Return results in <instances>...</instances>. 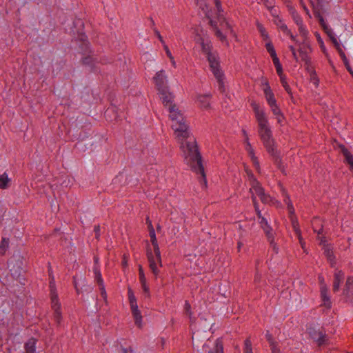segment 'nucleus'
Instances as JSON below:
<instances>
[{
	"label": "nucleus",
	"instance_id": "36",
	"mask_svg": "<svg viewBox=\"0 0 353 353\" xmlns=\"http://www.w3.org/2000/svg\"><path fill=\"white\" fill-rule=\"evenodd\" d=\"M163 48H164V50L165 51V53H166L167 56L170 59L172 66L174 68H176V61H174V57L172 56V54L170 50H169L168 46L166 44H164Z\"/></svg>",
	"mask_w": 353,
	"mask_h": 353
},
{
	"label": "nucleus",
	"instance_id": "11",
	"mask_svg": "<svg viewBox=\"0 0 353 353\" xmlns=\"http://www.w3.org/2000/svg\"><path fill=\"white\" fill-rule=\"evenodd\" d=\"M343 294L348 301L353 303V276H350L347 278Z\"/></svg>",
	"mask_w": 353,
	"mask_h": 353
},
{
	"label": "nucleus",
	"instance_id": "1",
	"mask_svg": "<svg viewBox=\"0 0 353 353\" xmlns=\"http://www.w3.org/2000/svg\"><path fill=\"white\" fill-rule=\"evenodd\" d=\"M252 107L259 125V134L267 152L274 158L275 163L283 172L281 160L276 149L275 141L272 137V132L268 123V120L263 110L256 102L252 103Z\"/></svg>",
	"mask_w": 353,
	"mask_h": 353
},
{
	"label": "nucleus",
	"instance_id": "51",
	"mask_svg": "<svg viewBox=\"0 0 353 353\" xmlns=\"http://www.w3.org/2000/svg\"><path fill=\"white\" fill-rule=\"evenodd\" d=\"M99 289H100L101 296L103 298L105 301H107V294H106V292H105V289L104 285H100L99 286Z\"/></svg>",
	"mask_w": 353,
	"mask_h": 353
},
{
	"label": "nucleus",
	"instance_id": "6",
	"mask_svg": "<svg viewBox=\"0 0 353 353\" xmlns=\"http://www.w3.org/2000/svg\"><path fill=\"white\" fill-rule=\"evenodd\" d=\"M172 128L174 132L175 137L177 139L184 140L189 137V129L184 117L183 121L179 119L172 120Z\"/></svg>",
	"mask_w": 353,
	"mask_h": 353
},
{
	"label": "nucleus",
	"instance_id": "30",
	"mask_svg": "<svg viewBox=\"0 0 353 353\" xmlns=\"http://www.w3.org/2000/svg\"><path fill=\"white\" fill-rule=\"evenodd\" d=\"M9 247V239L3 237L0 242V255H3Z\"/></svg>",
	"mask_w": 353,
	"mask_h": 353
},
{
	"label": "nucleus",
	"instance_id": "29",
	"mask_svg": "<svg viewBox=\"0 0 353 353\" xmlns=\"http://www.w3.org/2000/svg\"><path fill=\"white\" fill-rule=\"evenodd\" d=\"M266 41L267 43L265 44V48L267 51L270 53L272 59V61L274 60V59H278L274 46L272 45L271 41L269 39Z\"/></svg>",
	"mask_w": 353,
	"mask_h": 353
},
{
	"label": "nucleus",
	"instance_id": "52",
	"mask_svg": "<svg viewBox=\"0 0 353 353\" xmlns=\"http://www.w3.org/2000/svg\"><path fill=\"white\" fill-rule=\"evenodd\" d=\"M141 283L143 292L145 293L146 296H150V290H149L148 286L146 284V281H145L144 283Z\"/></svg>",
	"mask_w": 353,
	"mask_h": 353
},
{
	"label": "nucleus",
	"instance_id": "24",
	"mask_svg": "<svg viewBox=\"0 0 353 353\" xmlns=\"http://www.w3.org/2000/svg\"><path fill=\"white\" fill-rule=\"evenodd\" d=\"M313 230L318 234H321L323 232V225L321 221L319 218H314L312 221Z\"/></svg>",
	"mask_w": 353,
	"mask_h": 353
},
{
	"label": "nucleus",
	"instance_id": "12",
	"mask_svg": "<svg viewBox=\"0 0 353 353\" xmlns=\"http://www.w3.org/2000/svg\"><path fill=\"white\" fill-rule=\"evenodd\" d=\"M320 244L323 245V249L324 250V254L327 259L330 261L331 265L333 266L335 264L334 256L332 252V247L330 245L325 244V238L324 236L319 237Z\"/></svg>",
	"mask_w": 353,
	"mask_h": 353
},
{
	"label": "nucleus",
	"instance_id": "64",
	"mask_svg": "<svg viewBox=\"0 0 353 353\" xmlns=\"http://www.w3.org/2000/svg\"><path fill=\"white\" fill-rule=\"evenodd\" d=\"M132 350L131 348H122L121 350V353H132Z\"/></svg>",
	"mask_w": 353,
	"mask_h": 353
},
{
	"label": "nucleus",
	"instance_id": "57",
	"mask_svg": "<svg viewBox=\"0 0 353 353\" xmlns=\"http://www.w3.org/2000/svg\"><path fill=\"white\" fill-rule=\"evenodd\" d=\"M290 50H291V52L292 53L293 57L295 59V61H298V57H297L295 48L292 46H290Z\"/></svg>",
	"mask_w": 353,
	"mask_h": 353
},
{
	"label": "nucleus",
	"instance_id": "40",
	"mask_svg": "<svg viewBox=\"0 0 353 353\" xmlns=\"http://www.w3.org/2000/svg\"><path fill=\"white\" fill-rule=\"evenodd\" d=\"M265 96V99H266L269 105H274V104L276 103V101L274 98V95L273 93H272V94L269 93Z\"/></svg>",
	"mask_w": 353,
	"mask_h": 353
},
{
	"label": "nucleus",
	"instance_id": "46",
	"mask_svg": "<svg viewBox=\"0 0 353 353\" xmlns=\"http://www.w3.org/2000/svg\"><path fill=\"white\" fill-rule=\"evenodd\" d=\"M139 279L141 283H144L146 281V279L143 272V270L141 265L139 266Z\"/></svg>",
	"mask_w": 353,
	"mask_h": 353
},
{
	"label": "nucleus",
	"instance_id": "61",
	"mask_svg": "<svg viewBox=\"0 0 353 353\" xmlns=\"http://www.w3.org/2000/svg\"><path fill=\"white\" fill-rule=\"evenodd\" d=\"M264 93H265V95H266L267 94H272L273 93L270 89V87L269 85H266L265 88H264Z\"/></svg>",
	"mask_w": 353,
	"mask_h": 353
},
{
	"label": "nucleus",
	"instance_id": "22",
	"mask_svg": "<svg viewBox=\"0 0 353 353\" xmlns=\"http://www.w3.org/2000/svg\"><path fill=\"white\" fill-rule=\"evenodd\" d=\"M327 291H328V290H327V288L326 287V285L321 286V295L322 300L323 301V304L327 308H330L332 304H331V302L330 300V297L327 294Z\"/></svg>",
	"mask_w": 353,
	"mask_h": 353
},
{
	"label": "nucleus",
	"instance_id": "14",
	"mask_svg": "<svg viewBox=\"0 0 353 353\" xmlns=\"http://www.w3.org/2000/svg\"><path fill=\"white\" fill-rule=\"evenodd\" d=\"M130 308L132 310V315L134 319L135 324L139 327H141L142 326V316L141 314V312L138 309V305L137 301L134 303H130Z\"/></svg>",
	"mask_w": 353,
	"mask_h": 353
},
{
	"label": "nucleus",
	"instance_id": "55",
	"mask_svg": "<svg viewBox=\"0 0 353 353\" xmlns=\"http://www.w3.org/2000/svg\"><path fill=\"white\" fill-rule=\"evenodd\" d=\"M337 51L339 53L341 59H343V61H345L347 60V59L344 52L341 49V48H340L339 49H337Z\"/></svg>",
	"mask_w": 353,
	"mask_h": 353
},
{
	"label": "nucleus",
	"instance_id": "28",
	"mask_svg": "<svg viewBox=\"0 0 353 353\" xmlns=\"http://www.w3.org/2000/svg\"><path fill=\"white\" fill-rule=\"evenodd\" d=\"M10 179L6 173L0 175V188L6 189L9 186Z\"/></svg>",
	"mask_w": 353,
	"mask_h": 353
},
{
	"label": "nucleus",
	"instance_id": "54",
	"mask_svg": "<svg viewBox=\"0 0 353 353\" xmlns=\"http://www.w3.org/2000/svg\"><path fill=\"white\" fill-rule=\"evenodd\" d=\"M345 65V68L347 70V71L350 73V74L352 75V77H353V70L350 65V63L348 61V60H346L345 61H343Z\"/></svg>",
	"mask_w": 353,
	"mask_h": 353
},
{
	"label": "nucleus",
	"instance_id": "56",
	"mask_svg": "<svg viewBox=\"0 0 353 353\" xmlns=\"http://www.w3.org/2000/svg\"><path fill=\"white\" fill-rule=\"evenodd\" d=\"M275 117L277 120V122L280 124H282L285 119L283 113H281L280 114L275 116Z\"/></svg>",
	"mask_w": 353,
	"mask_h": 353
},
{
	"label": "nucleus",
	"instance_id": "49",
	"mask_svg": "<svg viewBox=\"0 0 353 353\" xmlns=\"http://www.w3.org/2000/svg\"><path fill=\"white\" fill-rule=\"evenodd\" d=\"M196 4L201 8L205 12L207 10V5L204 0H196Z\"/></svg>",
	"mask_w": 353,
	"mask_h": 353
},
{
	"label": "nucleus",
	"instance_id": "53",
	"mask_svg": "<svg viewBox=\"0 0 353 353\" xmlns=\"http://www.w3.org/2000/svg\"><path fill=\"white\" fill-rule=\"evenodd\" d=\"M299 30L300 34L303 37H306V35L307 34V31L305 30V28H304L303 24L300 25V26H299Z\"/></svg>",
	"mask_w": 353,
	"mask_h": 353
},
{
	"label": "nucleus",
	"instance_id": "8",
	"mask_svg": "<svg viewBox=\"0 0 353 353\" xmlns=\"http://www.w3.org/2000/svg\"><path fill=\"white\" fill-rule=\"evenodd\" d=\"M215 6L217 11V20L219 26L223 30H228L234 37L236 38V34L232 28V26L229 23V22L226 20V19L223 17V10L221 8V1L219 0H214Z\"/></svg>",
	"mask_w": 353,
	"mask_h": 353
},
{
	"label": "nucleus",
	"instance_id": "33",
	"mask_svg": "<svg viewBox=\"0 0 353 353\" xmlns=\"http://www.w3.org/2000/svg\"><path fill=\"white\" fill-rule=\"evenodd\" d=\"M256 27H257L258 30L260 32L261 35L263 37V40L268 41L269 39L268 34V32H266L265 28L263 27V26L261 23L257 22Z\"/></svg>",
	"mask_w": 353,
	"mask_h": 353
},
{
	"label": "nucleus",
	"instance_id": "15",
	"mask_svg": "<svg viewBox=\"0 0 353 353\" xmlns=\"http://www.w3.org/2000/svg\"><path fill=\"white\" fill-rule=\"evenodd\" d=\"M159 92L163 105L169 108V106L172 105L173 96L172 93L169 92L168 88L164 89V90H159Z\"/></svg>",
	"mask_w": 353,
	"mask_h": 353
},
{
	"label": "nucleus",
	"instance_id": "16",
	"mask_svg": "<svg viewBox=\"0 0 353 353\" xmlns=\"http://www.w3.org/2000/svg\"><path fill=\"white\" fill-rule=\"evenodd\" d=\"M344 273L341 270H336L334 274L333 291L338 292L340 289L341 283L343 281Z\"/></svg>",
	"mask_w": 353,
	"mask_h": 353
},
{
	"label": "nucleus",
	"instance_id": "19",
	"mask_svg": "<svg viewBox=\"0 0 353 353\" xmlns=\"http://www.w3.org/2000/svg\"><path fill=\"white\" fill-rule=\"evenodd\" d=\"M261 228L263 230L268 239H270L272 241V236H274V233L272 232V229L269 225L268 221L264 217H261V219L259 222Z\"/></svg>",
	"mask_w": 353,
	"mask_h": 353
},
{
	"label": "nucleus",
	"instance_id": "47",
	"mask_svg": "<svg viewBox=\"0 0 353 353\" xmlns=\"http://www.w3.org/2000/svg\"><path fill=\"white\" fill-rule=\"evenodd\" d=\"M271 247L272 248V250H274V252L275 253H278L279 252V248L277 247L276 243L274 242V236H272V241H271L270 239H268Z\"/></svg>",
	"mask_w": 353,
	"mask_h": 353
},
{
	"label": "nucleus",
	"instance_id": "44",
	"mask_svg": "<svg viewBox=\"0 0 353 353\" xmlns=\"http://www.w3.org/2000/svg\"><path fill=\"white\" fill-rule=\"evenodd\" d=\"M128 299H129L130 303H134V302L137 301V299L134 294V292H133L132 290L130 288H128Z\"/></svg>",
	"mask_w": 353,
	"mask_h": 353
},
{
	"label": "nucleus",
	"instance_id": "4",
	"mask_svg": "<svg viewBox=\"0 0 353 353\" xmlns=\"http://www.w3.org/2000/svg\"><path fill=\"white\" fill-rule=\"evenodd\" d=\"M150 236L151 239L152 244L154 247V252L155 256H154L151 249H147V257L149 262V266L154 274V276L157 278L159 273V267L162 266L161 262V252L159 250V247L157 243V240L156 238L155 231L153 226H151V229L150 230Z\"/></svg>",
	"mask_w": 353,
	"mask_h": 353
},
{
	"label": "nucleus",
	"instance_id": "21",
	"mask_svg": "<svg viewBox=\"0 0 353 353\" xmlns=\"http://www.w3.org/2000/svg\"><path fill=\"white\" fill-rule=\"evenodd\" d=\"M170 112V118L172 120H176V119H179L180 121H183V114L179 111V110L176 108L175 105H170L168 108Z\"/></svg>",
	"mask_w": 353,
	"mask_h": 353
},
{
	"label": "nucleus",
	"instance_id": "32",
	"mask_svg": "<svg viewBox=\"0 0 353 353\" xmlns=\"http://www.w3.org/2000/svg\"><path fill=\"white\" fill-rule=\"evenodd\" d=\"M277 26L283 31L285 34H290V30L288 28L287 26L284 23V22L279 18H277L275 21Z\"/></svg>",
	"mask_w": 353,
	"mask_h": 353
},
{
	"label": "nucleus",
	"instance_id": "9",
	"mask_svg": "<svg viewBox=\"0 0 353 353\" xmlns=\"http://www.w3.org/2000/svg\"><path fill=\"white\" fill-rule=\"evenodd\" d=\"M153 80L158 90H164V89L169 88L168 77L164 70L157 72L153 77Z\"/></svg>",
	"mask_w": 353,
	"mask_h": 353
},
{
	"label": "nucleus",
	"instance_id": "2",
	"mask_svg": "<svg viewBox=\"0 0 353 353\" xmlns=\"http://www.w3.org/2000/svg\"><path fill=\"white\" fill-rule=\"evenodd\" d=\"M196 46L199 48L201 52L206 57L210 67L219 83V89L223 92V75L220 70L219 56L213 51V46L208 35L203 30H195L194 38Z\"/></svg>",
	"mask_w": 353,
	"mask_h": 353
},
{
	"label": "nucleus",
	"instance_id": "10",
	"mask_svg": "<svg viewBox=\"0 0 353 353\" xmlns=\"http://www.w3.org/2000/svg\"><path fill=\"white\" fill-rule=\"evenodd\" d=\"M243 135L245 139V145H246L245 149L248 151L249 156L250 157V159H251L254 167L256 168V169L258 171H259V170H260L259 162L256 157L254 155V150H253L250 143L249 142L248 134L245 132V130H243Z\"/></svg>",
	"mask_w": 353,
	"mask_h": 353
},
{
	"label": "nucleus",
	"instance_id": "31",
	"mask_svg": "<svg viewBox=\"0 0 353 353\" xmlns=\"http://www.w3.org/2000/svg\"><path fill=\"white\" fill-rule=\"evenodd\" d=\"M94 279H95L96 282L97 283V284L99 285V286L104 285L101 274L100 270L97 266H95L94 268Z\"/></svg>",
	"mask_w": 353,
	"mask_h": 353
},
{
	"label": "nucleus",
	"instance_id": "39",
	"mask_svg": "<svg viewBox=\"0 0 353 353\" xmlns=\"http://www.w3.org/2000/svg\"><path fill=\"white\" fill-rule=\"evenodd\" d=\"M244 353H252V343L250 339L245 341Z\"/></svg>",
	"mask_w": 353,
	"mask_h": 353
},
{
	"label": "nucleus",
	"instance_id": "45",
	"mask_svg": "<svg viewBox=\"0 0 353 353\" xmlns=\"http://www.w3.org/2000/svg\"><path fill=\"white\" fill-rule=\"evenodd\" d=\"M323 30L327 34V35L332 39L333 37H335V34L333 30L328 26L323 28Z\"/></svg>",
	"mask_w": 353,
	"mask_h": 353
},
{
	"label": "nucleus",
	"instance_id": "17",
	"mask_svg": "<svg viewBox=\"0 0 353 353\" xmlns=\"http://www.w3.org/2000/svg\"><path fill=\"white\" fill-rule=\"evenodd\" d=\"M339 148H340L341 153L345 157V163L350 165V169L353 170V155L345 147V145L340 144L339 145Z\"/></svg>",
	"mask_w": 353,
	"mask_h": 353
},
{
	"label": "nucleus",
	"instance_id": "23",
	"mask_svg": "<svg viewBox=\"0 0 353 353\" xmlns=\"http://www.w3.org/2000/svg\"><path fill=\"white\" fill-rule=\"evenodd\" d=\"M202 348L203 352H208V353H223V345L220 340L216 341L215 352L208 351L209 345L206 343L202 345Z\"/></svg>",
	"mask_w": 353,
	"mask_h": 353
},
{
	"label": "nucleus",
	"instance_id": "60",
	"mask_svg": "<svg viewBox=\"0 0 353 353\" xmlns=\"http://www.w3.org/2000/svg\"><path fill=\"white\" fill-rule=\"evenodd\" d=\"M94 231L95 232L96 238L98 239L99 236V232H100L99 225L94 226Z\"/></svg>",
	"mask_w": 353,
	"mask_h": 353
},
{
	"label": "nucleus",
	"instance_id": "42",
	"mask_svg": "<svg viewBox=\"0 0 353 353\" xmlns=\"http://www.w3.org/2000/svg\"><path fill=\"white\" fill-rule=\"evenodd\" d=\"M270 107L271 110L274 116L279 115L281 113H282L276 103H275L274 105H270Z\"/></svg>",
	"mask_w": 353,
	"mask_h": 353
},
{
	"label": "nucleus",
	"instance_id": "18",
	"mask_svg": "<svg viewBox=\"0 0 353 353\" xmlns=\"http://www.w3.org/2000/svg\"><path fill=\"white\" fill-rule=\"evenodd\" d=\"M210 94H199L197 96V102L201 108L208 110L210 108Z\"/></svg>",
	"mask_w": 353,
	"mask_h": 353
},
{
	"label": "nucleus",
	"instance_id": "38",
	"mask_svg": "<svg viewBox=\"0 0 353 353\" xmlns=\"http://www.w3.org/2000/svg\"><path fill=\"white\" fill-rule=\"evenodd\" d=\"M299 54H300V57H301L302 61H303L305 63V64L308 65L310 62V59L307 52L303 51V50L300 49Z\"/></svg>",
	"mask_w": 353,
	"mask_h": 353
},
{
	"label": "nucleus",
	"instance_id": "43",
	"mask_svg": "<svg viewBox=\"0 0 353 353\" xmlns=\"http://www.w3.org/2000/svg\"><path fill=\"white\" fill-rule=\"evenodd\" d=\"M252 201H253V204H254L255 210L256 212V214H257L258 217L261 219V217H263V216H261V212L259 209V205H258V203L256 200V196H252Z\"/></svg>",
	"mask_w": 353,
	"mask_h": 353
},
{
	"label": "nucleus",
	"instance_id": "27",
	"mask_svg": "<svg viewBox=\"0 0 353 353\" xmlns=\"http://www.w3.org/2000/svg\"><path fill=\"white\" fill-rule=\"evenodd\" d=\"M35 343L34 339H30L25 344L26 353H35Z\"/></svg>",
	"mask_w": 353,
	"mask_h": 353
},
{
	"label": "nucleus",
	"instance_id": "63",
	"mask_svg": "<svg viewBox=\"0 0 353 353\" xmlns=\"http://www.w3.org/2000/svg\"><path fill=\"white\" fill-rule=\"evenodd\" d=\"M283 86L284 87L285 90H286V92H287L288 94H292V92H291V89H290V88L289 85L288 84V83H284V85H283Z\"/></svg>",
	"mask_w": 353,
	"mask_h": 353
},
{
	"label": "nucleus",
	"instance_id": "50",
	"mask_svg": "<svg viewBox=\"0 0 353 353\" xmlns=\"http://www.w3.org/2000/svg\"><path fill=\"white\" fill-rule=\"evenodd\" d=\"M154 32L155 35L157 37V38L159 39V40L160 41V42L162 43L163 46H164V44H165V41L163 40L162 36L161 35L159 31L157 29L154 28Z\"/></svg>",
	"mask_w": 353,
	"mask_h": 353
},
{
	"label": "nucleus",
	"instance_id": "26",
	"mask_svg": "<svg viewBox=\"0 0 353 353\" xmlns=\"http://www.w3.org/2000/svg\"><path fill=\"white\" fill-rule=\"evenodd\" d=\"M192 339L193 346L194 347V348L199 350L200 346H201L202 345V341H201L200 340L199 330H196L194 332H193Z\"/></svg>",
	"mask_w": 353,
	"mask_h": 353
},
{
	"label": "nucleus",
	"instance_id": "20",
	"mask_svg": "<svg viewBox=\"0 0 353 353\" xmlns=\"http://www.w3.org/2000/svg\"><path fill=\"white\" fill-rule=\"evenodd\" d=\"M310 336L319 343V345H322L325 342L326 335L321 332L310 330Z\"/></svg>",
	"mask_w": 353,
	"mask_h": 353
},
{
	"label": "nucleus",
	"instance_id": "25",
	"mask_svg": "<svg viewBox=\"0 0 353 353\" xmlns=\"http://www.w3.org/2000/svg\"><path fill=\"white\" fill-rule=\"evenodd\" d=\"M265 336L268 341L270 343L272 353H281L279 349L276 347V343L274 342L272 336L271 335L269 331L266 332Z\"/></svg>",
	"mask_w": 353,
	"mask_h": 353
},
{
	"label": "nucleus",
	"instance_id": "37",
	"mask_svg": "<svg viewBox=\"0 0 353 353\" xmlns=\"http://www.w3.org/2000/svg\"><path fill=\"white\" fill-rule=\"evenodd\" d=\"M273 63H274V66L276 68V72H277L278 74L280 77L283 76V69H282L281 64L279 62V58L278 59H274V60H273Z\"/></svg>",
	"mask_w": 353,
	"mask_h": 353
},
{
	"label": "nucleus",
	"instance_id": "35",
	"mask_svg": "<svg viewBox=\"0 0 353 353\" xmlns=\"http://www.w3.org/2000/svg\"><path fill=\"white\" fill-rule=\"evenodd\" d=\"M314 17L319 19V23L321 26V27L323 28V29L325 28V27L328 26V25L325 23L323 17L321 16V14H320V12L319 11L314 10Z\"/></svg>",
	"mask_w": 353,
	"mask_h": 353
},
{
	"label": "nucleus",
	"instance_id": "13",
	"mask_svg": "<svg viewBox=\"0 0 353 353\" xmlns=\"http://www.w3.org/2000/svg\"><path fill=\"white\" fill-rule=\"evenodd\" d=\"M210 25L211 26L212 28V31L214 33V35L223 43H225L226 46H229V43L227 39V37L225 34H223L219 28L218 27L217 22L210 19Z\"/></svg>",
	"mask_w": 353,
	"mask_h": 353
},
{
	"label": "nucleus",
	"instance_id": "58",
	"mask_svg": "<svg viewBox=\"0 0 353 353\" xmlns=\"http://www.w3.org/2000/svg\"><path fill=\"white\" fill-rule=\"evenodd\" d=\"M331 40H332V43H334V45L335 48H336V50L339 49L341 48V46H340L339 43L338 42L336 37H333Z\"/></svg>",
	"mask_w": 353,
	"mask_h": 353
},
{
	"label": "nucleus",
	"instance_id": "62",
	"mask_svg": "<svg viewBox=\"0 0 353 353\" xmlns=\"http://www.w3.org/2000/svg\"><path fill=\"white\" fill-rule=\"evenodd\" d=\"M295 22H296V23L297 24L298 26H300V25L303 24V21H302L301 18L300 17H299V16H297L295 18Z\"/></svg>",
	"mask_w": 353,
	"mask_h": 353
},
{
	"label": "nucleus",
	"instance_id": "7",
	"mask_svg": "<svg viewBox=\"0 0 353 353\" xmlns=\"http://www.w3.org/2000/svg\"><path fill=\"white\" fill-rule=\"evenodd\" d=\"M50 288L52 308L54 310V318L57 323L59 325L62 319L61 312L60 310L61 305L58 300V295L56 292L54 282L53 280L50 282Z\"/></svg>",
	"mask_w": 353,
	"mask_h": 353
},
{
	"label": "nucleus",
	"instance_id": "41",
	"mask_svg": "<svg viewBox=\"0 0 353 353\" xmlns=\"http://www.w3.org/2000/svg\"><path fill=\"white\" fill-rule=\"evenodd\" d=\"M310 81L317 86L319 85V79L316 77V74L314 70H311L310 72Z\"/></svg>",
	"mask_w": 353,
	"mask_h": 353
},
{
	"label": "nucleus",
	"instance_id": "5",
	"mask_svg": "<svg viewBox=\"0 0 353 353\" xmlns=\"http://www.w3.org/2000/svg\"><path fill=\"white\" fill-rule=\"evenodd\" d=\"M249 176L250 188V192L252 196H255V194L260 197L261 201L264 203H269L271 201V197L266 194L264 192L263 188L260 185L259 182L254 178V175L248 172Z\"/></svg>",
	"mask_w": 353,
	"mask_h": 353
},
{
	"label": "nucleus",
	"instance_id": "3",
	"mask_svg": "<svg viewBox=\"0 0 353 353\" xmlns=\"http://www.w3.org/2000/svg\"><path fill=\"white\" fill-rule=\"evenodd\" d=\"M180 143V148L184 159L185 163L191 170L197 174H201L203 181L206 183L204 168L202 165L201 156L199 152L195 139L190 137L184 140L177 139Z\"/></svg>",
	"mask_w": 353,
	"mask_h": 353
},
{
	"label": "nucleus",
	"instance_id": "48",
	"mask_svg": "<svg viewBox=\"0 0 353 353\" xmlns=\"http://www.w3.org/2000/svg\"><path fill=\"white\" fill-rule=\"evenodd\" d=\"M184 309L185 310L186 314L189 316L190 318H191V316H192L191 305L188 301L185 302Z\"/></svg>",
	"mask_w": 353,
	"mask_h": 353
},
{
	"label": "nucleus",
	"instance_id": "34",
	"mask_svg": "<svg viewBox=\"0 0 353 353\" xmlns=\"http://www.w3.org/2000/svg\"><path fill=\"white\" fill-rule=\"evenodd\" d=\"M265 6L272 12V14H276V12L274 9V0H261Z\"/></svg>",
	"mask_w": 353,
	"mask_h": 353
},
{
	"label": "nucleus",
	"instance_id": "59",
	"mask_svg": "<svg viewBox=\"0 0 353 353\" xmlns=\"http://www.w3.org/2000/svg\"><path fill=\"white\" fill-rule=\"evenodd\" d=\"M261 279V274L259 273L258 271L256 272L255 276H254V282H259Z\"/></svg>",
	"mask_w": 353,
	"mask_h": 353
}]
</instances>
